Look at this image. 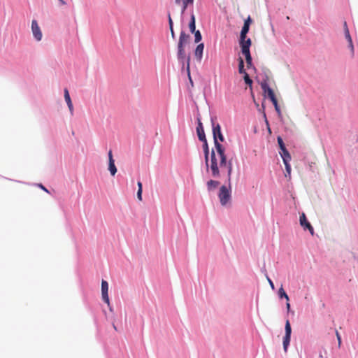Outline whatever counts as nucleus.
Instances as JSON below:
<instances>
[{
  "label": "nucleus",
  "mask_w": 358,
  "mask_h": 358,
  "mask_svg": "<svg viewBox=\"0 0 358 358\" xmlns=\"http://www.w3.org/2000/svg\"><path fill=\"white\" fill-rule=\"evenodd\" d=\"M211 122L215 148V151L213 150L210 155V168L212 172V176L215 178H218L220 175L218 167L219 160V164L220 167H227L228 180L230 181L232 173V163L231 161H227L224 148L218 142V140H220L221 142H223L224 140V136L221 132V127L218 123H215L213 119H211Z\"/></svg>",
  "instance_id": "f257e3e1"
},
{
  "label": "nucleus",
  "mask_w": 358,
  "mask_h": 358,
  "mask_svg": "<svg viewBox=\"0 0 358 358\" xmlns=\"http://www.w3.org/2000/svg\"><path fill=\"white\" fill-rule=\"evenodd\" d=\"M189 36L185 31H182L180 34L179 41L178 43V59L182 64V66L185 65V52L184 49L185 45H186L189 41Z\"/></svg>",
  "instance_id": "f03ea898"
},
{
  "label": "nucleus",
  "mask_w": 358,
  "mask_h": 358,
  "mask_svg": "<svg viewBox=\"0 0 358 358\" xmlns=\"http://www.w3.org/2000/svg\"><path fill=\"white\" fill-rule=\"evenodd\" d=\"M218 196L221 205L226 206L231 200L230 190L226 186H222L220 189Z\"/></svg>",
  "instance_id": "7ed1b4c3"
},
{
  "label": "nucleus",
  "mask_w": 358,
  "mask_h": 358,
  "mask_svg": "<svg viewBox=\"0 0 358 358\" xmlns=\"http://www.w3.org/2000/svg\"><path fill=\"white\" fill-rule=\"evenodd\" d=\"M31 31L37 41H41L43 36L42 31L36 20H33L31 22Z\"/></svg>",
  "instance_id": "20e7f679"
},
{
  "label": "nucleus",
  "mask_w": 358,
  "mask_h": 358,
  "mask_svg": "<svg viewBox=\"0 0 358 358\" xmlns=\"http://www.w3.org/2000/svg\"><path fill=\"white\" fill-rule=\"evenodd\" d=\"M300 224L304 229H308L310 233L313 235L314 229L310 222L307 220L305 213H302L299 218Z\"/></svg>",
  "instance_id": "39448f33"
},
{
  "label": "nucleus",
  "mask_w": 358,
  "mask_h": 358,
  "mask_svg": "<svg viewBox=\"0 0 358 358\" xmlns=\"http://www.w3.org/2000/svg\"><path fill=\"white\" fill-rule=\"evenodd\" d=\"M108 282L102 280L101 281V294H102V299L105 303L108 304V306H110V300L108 297Z\"/></svg>",
  "instance_id": "423d86ee"
},
{
  "label": "nucleus",
  "mask_w": 358,
  "mask_h": 358,
  "mask_svg": "<svg viewBox=\"0 0 358 358\" xmlns=\"http://www.w3.org/2000/svg\"><path fill=\"white\" fill-rule=\"evenodd\" d=\"M194 0H175V3L181 6V14L182 15L189 5H192Z\"/></svg>",
  "instance_id": "0eeeda50"
},
{
  "label": "nucleus",
  "mask_w": 358,
  "mask_h": 358,
  "mask_svg": "<svg viewBox=\"0 0 358 358\" xmlns=\"http://www.w3.org/2000/svg\"><path fill=\"white\" fill-rule=\"evenodd\" d=\"M197 122H198V125L196 127V133H197L198 138L200 141H204L205 139H206V138L203 127V124H202L200 117H197Z\"/></svg>",
  "instance_id": "6e6552de"
},
{
  "label": "nucleus",
  "mask_w": 358,
  "mask_h": 358,
  "mask_svg": "<svg viewBox=\"0 0 358 358\" xmlns=\"http://www.w3.org/2000/svg\"><path fill=\"white\" fill-rule=\"evenodd\" d=\"M261 87L263 92L265 94H267V96L269 99L275 96L273 90L268 86L266 82H263L261 83Z\"/></svg>",
  "instance_id": "1a4fd4ad"
},
{
  "label": "nucleus",
  "mask_w": 358,
  "mask_h": 358,
  "mask_svg": "<svg viewBox=\"0 0 358 358\" xmlns=\"http://www.w3.org/2000/svg\"><path fill=\"white\" fill-rule=\"evenodd\" d=\"M64 99L68 105V108H69L71 113L73 114V103H72L70 95H69V90L66 88V89H64Z\"/></svg>",
  "instance_id": "9d476101"
},
{
  "label": "nucleus",
  "mask_w": 358,
  "mask_h": 358,
  "mask_svg": "<svg viewBox=\"0 0 358 358\" xmlns=\"http://www.w3.org/2000/svg\"><path fill=\"white\" fill-rule=\"evenodd\" d=\"M201 141L203 143V150L204 156H205V163H206V166H208L209 148H208V142H207L206 139H205L204 141Z\"/></svg>",
  "instance_id": "9b49d317"
},
{
  "label": "nucleus",
  "mask_w": 358,
  "mask_h": 358,
  "mask_svg": "<svg viewBox=\"0 0 358 358\" xmlns=\"http://www.w3.org/2000/svg\"><path fill=\"white\" fill-rule=\"evenodd\" d=\"M203 48H204L203 43H200L196 46V48L195 49V52H194L195 56L199 61H201L202 59Z\"/></svg>",
  "instance_id": "f8f14e48"
},
{
  "label": "nucleus",
  "mask_w": 358,
  "mask_h": 358,
  "mask_svg": "<svg viewBox=\"0 0 358 358\" xmlns=\"http://www.w3.org/2000/svg\"><path fill=\"white\" fill-rule=\"evenodd\" d=\"M344 26H345V38L348 39V43H349V46H350V48L351 49L352 52L353 53L354 52V46H353V44H352V38L350 36V32H349V30H348V28L347 27V24H346L345 22H344Z\"/></svg>",
  "instance_id": "ddd939ff"
},
{
  "label": "nucleus",
  "mask_w": 358,
  "mask_h": 358,
  "mask_svg": "<svg viewBox=\"0 0 358 358\" xmlns=\"http://www.w3.org/2000/svg\"><path fill=\"white\" fill-rule=\"evenodd\" d=\"M207 188L208 191H213L215 189L218 185H220V182L216 180H210L207 182Z\"/></svg>",
  "instance_id": "4468645a"
},
{
  "label": "nucleus",
  "mask_w": 358,
  "mask_h": 358,
  "mask_svg": "<svg viewBox=\"0 0 358 358\" xmlns=\"http://www.w3.org/2000/svg\"><path fill=\"white\" fill-rule=\"evenodd\" d=\"M280 154L281 155V157L282 158L284 163H286L287 162H289L291 160V155L287 149L282 150L280 152Z\"/></svg>",
  "instance_id": "2eb2a0df"
},
{
  "label": "nucleus",
  "mask_w": 358,
  "mask_h": 358,
  "mask_svg": "<svg viewBox=\"0 0 358 358\" xmlns=\"http://www.w3.org/2000/svg\"><path fill=\"white\" fill-rule=\"evenodd\" d=\"M195 15L193 13H191V19H190V22H189V30L192 33V32H194L196 30V25H195Z\"/></svg>",
  "instance_id": "dca6fc26"
},
{
  "label": "nucleus",
  "mask_w": 358,
  "mask_h": 358,
  "mask_svg": "<svg viewBox=\"0 0 358 358\" xmlns=\"http://www.w3.org/2000/svg\"><path fill=\"white\" fill-rule=\"evenodd\" d=\"M240 45H241V48L246 47V48H250V47L251 45L250 38H248V39H245V38L241 39V38Z\"/></svg>",
  "instance_id": "f3484780"
},
{
  "label": "nucleus",
  "mask_w": 358,
  "mask_h": 358,
  "mask_svg": "<svg viewBox=\"0 0 358 358\" xmlns=\"http://www.w3.org/2000/svg\"><path fill=\"white\" fill-rule=\"evenodd\" d=\"M285 330V336H290L291 337L292 328H291L290 322L288 320H286Z\"/></svg>",
  "instance_id": "a211bd4d"
},
{
  "label": "nucleus",
  "mask_w": 358,
  "mask_h": 358,
  "mask_svg": "<svg viewBox=\"0 0 358 358\" xmlns=\"http://www.w3.org/2000/svg\"><path fill=\"white\" fill-rule=\"evenodd\" d=\"M238 72L239 73L241 74H245L247 73L245 72V70L244 69V62H243V59L240 57L239 59H238Z\"/></svg>",
  "instance_id": "6ab92c4d"
},
{
  "label": "nucleus",
  "mask_w": 358,
  "mask_h": 358,
  "mask_svg": "<svg viewBox=\"0 0 358 358\" xmlns=\"http://www.w3.org/2000/svg\"><path fill=\"white\" fill-rule=\"evenodd\" d=\"M108 169L111 173L112 176H115V174L117 173V168L115 165V161L114 162H108Z\"/></svg>",
  "instance_id": "aec40b11"
},
{
  "label": "nucleus",
  "mask_w": 358,
  "mask_h": 358,
  "mask_svg": "<svg viewBox=\"0 0 358 358\" xmlns=\"http://www.w3.org/2000/svg\"><path fill=\"white\" fill-rule=\"evenodd\" d=\"M249 31V27L247 24H243L242 30L241 31V38H246V34Z\"/></svg>",
  "instance_id": "412c9836"
},
{
  "label": "nucleus",
  "mask_w": 358,
  "mask_h": 358,
  "mask_svg": "<svg viewBox=\"0 0 358 358\" xmlns=\"http://www.w3.org/2000/svg\"><path fill=\"white\" fill-rule=\"evenodd\" d=\"M278 294H279V297H280V298H285V299H286L287 301H289V296H288V295L286 294V292H285V290H284V289L282 288V287H281L279 289Z\"/></svg>",
  "instance_id": "4be33fe9"
},
{
  "label": "nucleus",
  "mask_w": 358,
  "mask_h": 358,
  "mask_svg": "<svg viewBox=\"0 0 358 358\" xmlns=\"http://www.w3.org/2000/svg\"><path fill=\"white\" fill-rule=\"evenodd\" d=\"M290 336H284L283 338V348L285 352H287V350L288 345H289L290 343Z\"/></svg>",
  "instance_id": "5701e85b"
},
{
  "label": "nucleus",
  "mask_w": 358,
  "mask_h": 358,
  "mask_svg": "<svg viewBox=\"0 0 358 358\" xmlns=\"http://www.w3.org/2000/svg\"><path fill=\"white\" fill-rule=\"evenodd\" d=\"M193 33L194 34V41H195V43H199V41H201V38H202L201 32L199 30H197V31H195Z\"/></svg>",
  "instance_id": "b1692460"
},
{
  "label": "nucleus",
  "mask_w": 358,
  "mask_h": 358,
  "mask_svg": "<svg viewBox=\"0 0 358 358\" xmlns=\"http://www.w3.org/2000/svg\"><path fill=\"white\" fill-rule=\"evenodd\" d=\"M284 164H285V169H286L285 176L287 177L288 175L289 178H290L291 166L289 164V162H287L286 163H284Z\"/></svg>",
  "instance_id": "393cba45"
},
{
  "label": "nucleus",
  "mask_w": 358,
  "mask_h": 358,
  "mask_svg": "<svg viewBox=\"0 0 358 358\" xmlns=\"http://www.w3.org/2000/svg\"><path fill=\"white\" fill-rule=\"evenodd\" d=\"M277 141H278V143L279 145V147H280L281 151L284 150L285 149H287L285 148V143H284V142H283V141H282V138L280 136H278L277 138Z\"/></svg>",
  "instance_id": "a878e982"
},
{
  "label": "nucleus",
  "mask_w": 358,
  "mask_h": 358,
  "mask_svg": "<svg viewBox=\"0 0 358 358\" xmlns=\"http://www.w3.org/2000/svg\"><path fill=\"white\" fill-rule=\"evenodd\" d=\"M244 80L246 84L251 85L252 83V80L250 79L249 75L248 73L244 74Z\"/></svg>",
  "instance_id": "bb28decb"
},
{
  "label": "nucleus",
  "mask_w": 358,
  "mask_h": 358,
  "mask_svg": "<svg viewBox=\"0 0 358 358\" xmlns=\"http://www.w3.org/2000/svg\"><path fill=\"white\" fill-rule=\"evenodd\" d=\"M241 52L245 57H246V55H250V48H246V47H242Z\"/></svg>",
  "instance_id": "cd10ccee"
},
{
  "label": "nucleus",
  "mask_w": 358,
  "mask_h": 358,
  "mask_svg": "<svg viewBox=\"0 0 358 358\" xmlns=\"http://www.w3.org/2000/svg\"><path fill=\"white\" fill-rule=\"evenodd\" d=\"M189 60H190V58L188 57L187 58V74H188V77L189 78V80L190 82L192 83V80L191 79V76H190V70H189Z\"/></svg>",
  "instance_id": "c85d7f7f"
},
{
  "label": "nucleus",
  "mask_w": 358,
  "mask_h": 358,
  "mask_svg": "<svg viewBox=\"0 0 358 358\" xmlns=\"http://www.w3.org/2000/svg\"><path fill=\"white\" fill-rule=\"evenodd\" d=\"M245 60H246L247 65L249 67L251 65V64H252V57H251V55H246Z\"/></svg>",
  "instance_id": "c756f323"
},
{
  "label": "nucleus",
  "mask_w": 358,
  "mask_h": 358,
  "mask_svg": "<svg viewBox=\"0 0 358 358\" xmlns=\"http://www.w3.org/2000/svg\"><path fill=\"white\" fill-rule=\"evenodd\" d=\"M336 338H337V340H338V346L340 347L341 345V335H340V334L338 333V331H336Z\"/></svg>",
  "instance_id": "7c9ffc66"
},
{
  "label": "nucleus",
  "mask_w": 358,
  "mask_h": 358,
  "mask_svg": "<svg viewBox=\"0 0 358 358\" xmlns=\"http://www.w3.org/2000/svg\"><path fill=\"white\" fill-rule=\"evenodd\" d=\"M142 192H143V190L141 189H138V192H137V198L139 201H142Z\"/></svg>",
  "instance_id": "2f4dec72"
},
{
  "label": "nucleus",
  "mask_w": 358,
  "mask_h": 358,
  "mask_svg": "<svg viewBox=\"0 0 358 358\" xmlns=\"http://www.w3.org/2000/svg\"><path fill=\"white\" fill-rule=\"evenodd\" d=\"M270 100H271V102L273 103V106H276V105H278V100H277V99H276L275 96H274L273 97H271V98L270 99Z\"/></svg>",
  "instance_id": "473e14b6"
},
{
  "label": "nucleus",
  "mask_w": 358,
  "mask_h": 358,
  "mask_svg": "<svg viewBox=\"0 0 358 358\" xmlns=\"http://www.w3.org/2000/svg\"><path fill=\"white\" fill-rule=\"evenodd\" d=\"M270 100H271V102L273 103V106H276V105H278V100H277V99H276L275 96H274L273 97H271V98L270 99Z\"/></svg>",
  "instance_id": "72a5a7b5"
},
{
  "label": "nucleus",
  "mask_w": 358,
  "mask_h": 358,
  "mask_svg": "<svg viewBox=\"0 0 358 358\" xmlns=\"http://www.w3.org/2000/svg\"><path fill=\"white\" fill-rule=\"evenodd\" d=\"M168 17H169V29H170L171 27H173V20H172V18H171L170 14H169Z\"/></svg>",
  "instance_id": "f704fd0d"
},
{
  "label": "nucleus",
  "mask_w": 358,
  "mask_h": 358,
  "mask_svg": "<svg viewBox=\"0 0 358 358\" xmlns=\"http://www.w3.org/2000/svg\"><path fill=\"white\" fill-rule=\"evenodd\" d=\"M108 162H114V159L113 158V154H112V151L110 150L108 152Z\"/></svg>",
  "instance_id": "c9c22d12"
},
{
  "label": "nucleus",
  "mask_w": 358,
  "mask_h": 358,
  "mask_svg": "<svg viewBox=\"0 0 358 358\" xmlns=\"http://www.w3.org/2000/svg\"><path fill=\"white\" fill-rule=\"evenodd\" d=\"M266 278H267V280H268V283H269V285H270L271 287L273 289H274V288H275V287H274V285H273V282H272V280H271L268 276H266Z\"/></svg>",
  "instance_id": "e433bc0d"
},
{
  "label": "nucleus",
  "mask_w": 358,
  "mask_h": 358,
  "mask_svg": "<svg viewBox=\"0 0 358 358\" xmlns=\"http://www.w3.org/2000/svg\"><path fill=\"white\" fill-rule=\"evenodd\" d=\"M250 22H251V19L250 17H248V19L246 20H245L244 24H247L250 27Z\"/></svg>",
  "instance_id": "4c0bfd02"
},
{
  "label": "nucleus",
  "mask_w": 358,
  "mask_h": 358,
  "mask_svg": "<svg viewBox=\"0 0 358 358\" xmlns=\"http://www.w3.org/2000/svg\"><path fill=\"white\" fill-rule=\"evenodd\" d=\"M170 31H171V37L173 38H175V32L173 30V27L170 28Z\"/></svg>",
  "instance_id": "58836bf2"
},
{
  "label": "nucleus",
  "mask_w": 358,
  "mask_h": 358,
  "mask_svg": "<svg viewBox=\"0 0 358 358\" xmlns=\"http://www.w3.org/2000/svg\"><path fill=\"white\" fill-rule=\"evenodd\" d=\"M274 107H275V109L276 112L278 114H280V107H279L278 104L276 105V106H274Z\"/></svg>",
  "instance_id": "ea45409f"
},
{
  "label": "nucleus",
  "mask_w": 358,
  "mask_h": 358,
  "mask_svg": "<svg viewBox=\"0 0 358 358\" xmlns=\"http://www.w3.org/2000/svg\"><path fill=\"white\" fill-rule=\"evenodd\" d=\"M137 185H138V189H141V190H143V188H142V183H141V182L138 181V182H137Z\"/></svg>",
  "instance_id": "a19ab883"
},
{
  "label": "nucleus",
  "mask_w": 358,
  "mask_h": 358,
  "mask_svg": "<svg viewBox=\"0 0 358 358\" xmlns=\"http://www.w3.org/2000/svg\"><path fill=\"white\" fill-rule=\"evenodd\" d=\"M38 186L45 192H49L48 190L43 185L40 184Z\"/></svg>",
  "instance_id": "79ce46f5"
},
{
  "label": "nucleus",
  "mask_w": 358,
  "mask_h": 358,
  "mask_svg": "<svg viewBox=\"0 0 358 358\" xmlns=\"http://www.w3.org/2000/svg\"><path fill=\"white\" fill-rule=\"evenodd\" d=\"M286 307H287V310L289 311L290 309V304H289V301H287Z\"/></svg>",
  "instance_id": "37998d69"
},
{
  "label": "nucleus",
  "mask_w": 358,
  "mask_h": 358,
  "mask_svg": "<svg viewBox=\"0 0 358 358\" xmlns=\"http://www.w3.org/2000/svg\"><path fill=\"white\" fill-rule=\"evenodd\" d=\"M62 5H65L66 2L64 0H59Z\"/></svg>",
  "instance_id": "c03bdc74"
},
{
  "label": "nucleus",
  "mask_w": 358,
  "mask_h": 358,
  "mask_svg": "<svg viewBox=\"0 0 358 358\" xmlns=\"http://www.w3.org/2000/svg\"><path fill=\"white\" fill-rule=\"evenodd\" d=\"M113 326L114 329L117 331V327H116V326H115L114 324H113Z\"/></svg>",
  "instance_id": "a18cd8bd"
}]
</instances>
